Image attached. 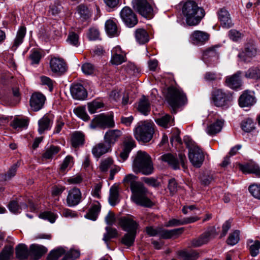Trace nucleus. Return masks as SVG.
Returning <instances> with one entry per match:
<instances>
[{"label":"nucleus","mask_w":260,"mask_h":260,"mask_svg":"<svg viewBox=\"0 0 260 260\" xmlns=\"http://www.w3.org/2000/svg\"><path fill=\"white\" fill-rule=\"evenodd\" d=\"M137 177L135 175L129 174L126 175L123 180V182L125 185L130 184V188L133 193L131 197L132 201L139 206L151 207L153 204L147 197V188L142 183L137 181Z\"/></svg>","instance_id":"1"},{"label":"nucleus","mask_w":260,"mask_h":260,"mask_svg":"<svg viewBox=\"0 0 260 260\" xmlns=\"http://www.w3.org/2000/svg\"><path fill=\"white\" fill-rule=\"evenodd\" d=\"M182 13L186 23L189 26L198 25L205 15L204 9L192 1H188L183 4Z\"/></svg>","instance_id":"2"},{"label":"nucleus","mask_w":260,"mask_h":260,"mask_svg":"<svg viewBox=\"0 0 260 260\" xmlns=\"http://www.w3.org/2000/svg\"><path fill=\"white\" fill-rule=\"evenodd\" d=\"M133 167L135 173H141L145 175L151 174L154 170L150 156L142 151L137 152L133 161Z\"/></svg>","instance_id":"3"},{"label":"nucleus","mask_w":260,"mask_h":260,"mask_svg":"<svg viewBox=\"0 0 260 260\" xmlns=\"http://www.w3.org/2000/svg\"><path fill=\"white\" fill-rule=\"evenodd\" d=\"M233 99V93L223 89L215 87L211 93L210 100L213 105L223 109L230 107Z\"/></svg>","instance_id":"4"},{"label":"nucleus","mask_w":260,"mask_h":260,"mask_svg":"<svg viewBox=\"0 0 260 260\" xmlns=\"http://www.w3.org/2000/svg\"><path fill=\"white\" fill-rule=\"evenodd\" d=\"M154 133V125L146 122L139 123L134 130L136 140L143 143L149 142L153 138Z\"/></svg>","instance_id":"5"},{"label":"nucleus","mask_w":260,"mask_h":260,"mask_svg":"<svg viewBox=\"0 0 260 260\" xmlns=\"http://www.w3.org/2000/svg\"><path fill=\"white\" fill-rule=\"evenodd\" d=\"M166 99L169 104L174 109L184 105L187 101L184 92L173 86H170L167 88Z\"/></svg>","instance_id":"6"},{"label":"nucleus","mask_w":260,"mask_h":260,"mask_svg":"<svg viewBox=\"0 0 260 260\" xmlns=\"http://www.w3.org/2000/svg\"><path fill=\"white\" fill-rule=\"evenodd\" d=\"M133 9L142 17L150 19L153 17L154 4L151 0H133Z\"/></svg>","instance_id":"7"},{"label":"nucleus","mask_w":260,"mask_h":260,"mask_svg":"<svg viewBox=\"0 0 260 260\" xmlns=\"http://www.w3.org/2000/svg\"><path fill=\"white\" fill-rule=\"evenodd\" d=\"M159 159L166 163L173 170L179 169L180 165L184 169L186 168L185 163L187 162V159L185 155L183 153H179L178 156L171 153H165L160 156Z\"/></svg>","instance_id":"8"},{"label":"nucleus","mask_w":260,"mask_h":260,"mask_svg":"<svg viewBox=\"0 0 260 260\" xmlns=\"http://www.w3.org/2000/svg\"><path fill=\"white\" fill-rule=\"evenodd\" d=\"M188 149V158L192 165L200 168L203 163L205 156L202 150L195 143L191 142H186Z\"/></svg>","instance_id":"9"},{"label":"nucleus","mask_w":260,"mask_h":260,"mask_svg":"<svg viewBox=\"0 0 260 260\" xmlns=\"http://www.w3.org/2000/svg\"><path fill=\"white\" fill-rule=\"evenodd\" d=\"M120 16L122 22L128 27H133L138 22L136 14L128 7L125 6L122 8L120 12Z\"/></svg>","instance_id":"10"},{"label":"nucleus","mask_w":260,"mask_h":260,"mask_svg":"<svg viewBox=\"0 0 260 260\" xmlns=\"http://www.w3.org/2000/svg\"><path fill=\"white\" fill-rule=\"evenodd\" d=\"M119 224L122 229L127 233H136L139 223L134 220L132 216L121 217L119 219Z\"/></svg>","instance_id":"11"},{"label":"nucleus","mask_w":260,"mask_h":260,"mask_svg":"<svg viewBox=\"0 0 260 260\" xmlns=\"http://www.w3.org/2000/svg\"><path fill=\"white\" fill-rule=\"evenodd\" d=\"M219 45L212 46L203 51L202 59L205 63H212L218 60L219 55Z\"/></svg>","instance_id":"12"},{"label":"nucleus","mask_w":260,"mask_h":260,"mask_svg":"<svg viewBox=\"0 0 260 260\" xmlns=\"http://www.w3.org/2000/svg\"><path fill=\"white\" fill-rule=\"evenodd\" d=\"M115 125L113 117L105 116L103 114L97 115L92 120L91 126L95 128L98 126L101 128H111Z\"/></svg>","instance_id":"13"},{"label":"nucleus","mask_w":260,"mask_h":260,"mask_svg":"<svg viewBox=\"0 0 260 260\" xmlns=\"http://www.w3.org/2000/svg\"><path fill=\"white\" fill-rule=\"evenodd\" d=\"M127 62L126 53L119 46L114 47L111 50L110 62L112 65H120Z\"/></svg>","instance_id":"14"},{"label":"nucleus","mask_w":260,"mask_h":260,"mask_svg":"<svg viewBox=\"0 0 260 260\" xmlns=\"http://www.w3.org/2000/svg\"><path fill=\"white\" fill-rule=\"evenodd\" d=\"M46 101L45 96L40 92H35L32 94L29 100V105L34 111H38L41 110Z\"/></svg>","instance_id":"15"},{"label":"nucleus","mask_w":260,"mask_h":260,"mask_svg":"<svg viewBox=\"0 0 260 260\" xmlns=\"http://www.w3.org/2000/svg\"><path fill=\"white\" fill-rule=\"evenodd\" d=\"M82 199V193L80 190L74 187L68 191L66 199L67 205L69 207H74L78 205Z\"/></svg>","instance_id":"16"},{"label":"nucleus","mask_w":260,"mask_h":260,"mask_svg":"<svg viewBox=\"0 0 260 260\" xmlns=\"http://www.w3.org/2000/svg\"><path fill=\"white\" fill-rule=\"evenodd\" d=\"M238 102L241 107H249L253 105L256 103L254 92L249 90H244L239 96Z\"/></svg>","instance_id":"17"},{"label":"nucleus","mask_w":260,"mask_h":260,"mask_svg":"<svg viewBox=\"0 0 260 260\" xmlns=\"http://www.w3.org/2000/svg\"><path fill=\"white\" fill-rule=\"evenodd\" d=\"M218 20L221 26L225 28H229L234 25L229 12L224 8L220 9L217 13Z\"/></svg>","instance_id":"18"},{"label":"nucleus","mask_w":260,"mask_h":260,"mask_svg":"<svg viewBox=\"0 0 260 260\" xmlns=\"http://www.w3.org/2000/svg\"><path fill=\"white\" fill-rule=\"evenodd\" d=\"M210 35L201 30H194L190 35V40L196 45L201 46L205 44L209 39Z\"/></svg>","instance_id":"19"},{"label":"nucleus","mask_w":260,"mask_h":260,"mask_svg":"<svg viewBox=\"0 0 260 260\" xmlns=\"http://www.w3.org/2000/svg\"><path fill=\"white\" fill-rule=\"evenodd\" d=\"M136 146V142L131 136H126L125 138L123 149L119 154V157L122 161H124L127 158L130 152Z\"/></svg>","instance_id":"20"},{"label":"nucleus","mask_w":260,"mask_h":260,"mask_svg":"<svg viewBox=\"0 0 260 260\" xmlns=\"http://www.w3.org/2000/svg\"><path fill=\"white\" fill-rule=\"evenodd\" d=\"M72 96L77 100H84L87 97V92L84 86L79 83L73 84L70 87Z\"/></svg>","instance_id":"21"},{"label":"nucleus","mask_w":260,"mask_h":260,"mask_svg":"<svg viewBox=\"0 0 260 260\" xmlns=\"http://www.w3.org/2000/svg\"><path fill=\"white\" fill-rule=\"evenodd\" d=\"M122 136V132L118 129H110L106 132L104 140L111 148L120 139Z\"/></svg>","instance_id":"22"},{"label":"nucleus","mask_w":260,"mask_h":260,"mask_svg":"<svg viewBox=\"0 0 260 260\" xmlns=\"http://www.w3.org/2000/svg\"><path fill=\"white\" fill-rule=\"evenodd\" d=\"M214 237V232L213 231H208L204 232L200 236L196 239H193L191 241V245L197 247L207 243L210 239Z\"/></svg>","instance_id":"23"},{"label":"nucleus","mask_w":260,"mask_h":260,"mask_svg":"<svg viewBox=\"0 0 260 260\" xmlns=\"http://www.w3.org/2000/svg\"><path fill=\"white\" fill-rule=\"evenodd\" d=\"M184 230V228L172 230H166L160 228L159 236L164 239L176 238L183 232Z\"/></svg>","instance_id":"24"},{"label":"nucleus","mask_w":260,"mask_h":260,"mask_svg":"<svg viewBox=\"0 0 260 260\" xmlns=\"http://www.w3.org/2000/svg\"><path fill=\"white\" fill-rule=\"evenodd\" d=\"M53 123V119L48 115L45 114L38 121V132L41 135L45 131L50 129Z\"/></svg>","instance_id":"25"},{"label":"nucleus","mask_w":260,"mask_h":260,"mask_svg":"<svg viewBox=\"0 0 260 260\" xmlns=\"http://www.w3.org/2000/svg\"><path fill=\"white\" fill-rule=\"evenodd\" d=\"M111 151V148L105 142H100L96 144L92 149L93 155L100 158L103 155Z\"/></svg>","instance_id":"26"},{"label":"nucleus","mask_w":260,"mask_h":260,"mask_svg":"<svg viewBox=\"0 0 260 260\" xmlns=\"http://www.w3.org/2000/svg\"><path fill=\"white\" fill-rule=\"evenodd\" d=\"M47 251V249L42 245L32 244L30 246V254L34 260H38Z\"/></svg>","instance_id":"27"},{"label":"nucleus","mask_w":260,"mask_h":260,"mask_svg":"<svg viewBox=\"0 0 260 260\" xmlns=\"http://www.w3.org/2000/svg\"><path fill=\"white\" fill-rule=\"evenodd\" d=\"M101 206L98 201H94L89 208L88 212L85 215V217L95 221L101 211Z\"/></svg>","instance_id":"28"},{"label":"nucleus","mask_w":260,"mask_h":260,"mask_svg":"<svg viewBox=\"0 0 260 260\" xmlns=\"http://www.w3.org/2000/svg\"><path fill=\"white\" fill-rule=\"evenodd\" d=\"M241 74V72L238 71L233 75L227 77L226 78L227 85L233 89H237L240 87L242 85L241 80L240 78Z\"/></svg>","instance_id":"29"},{"label":"nucleus","mask_w":260,"mask_h":260,"mask_svg":"<svg viewBox=\"0 0 260 260\" xmlns=\"http://www.w3.org/2000/svg\"><path fill=\"white\" fill-rule=\"evenodd\" d=\"M136 41L140 44H145L149 41L148 32L144 28H138L135 31Z\"/></svg>","instance_id":"30"},{"label":"nucleus","mask_w":260,"mask_h":260,"mask_svg":"<svg viewBox=\"0 0 260 260\" xmlns=\"http://www.w3.org/2000/svg\"><path fill=\"white\" fill-rule=\"evenodd\" d=\"M224 120L217 119L213 123L208 126L206 129L207 133L210 135H214L220 132L223 127Z\"/></svg>","instance_id":"31"},{"label":"nucleus","mask_w":260,"mask_h":260,"mask_svg":"<svg viewBox=\"0 0 260 260\" xmlns=\"http://www.w3.org/2000/svg\"><path fill=\"white\" fill-rule=\"evenodd\" d=\"M105 29L107 34L112 37H117L120 33L116 23L111 19L106 21Z\"/></svg>","instance_id":"32"},{"label":"nucleus","mask_w":260,"mask_h":260,"mask_svg":"<svg viewBox=\"0 0 260 260\" xmlns=\"http://www.w3.org/2000/svg\"><path fill=\"white\" fill-rule=\"evenodd\" d=\"M155 121L158 125L165 128L174 125V118L169 114L157 118L155 119Z\"/></svg>","instance_id":"33"},{"label":"nucleus","mask_w":260,"mask_h":260,"mask_svg":"<svg viewBox=\"0 0 260 260\" xmlns=\"http://www.w3.org/2000/svg\"><path fill=\"white\" fill-rule=\"evenodd\" d=\"M77 13L79 16V18L82 21L89 19L92 15L91 11L83 4L77 7Z\"/></svg>","instance_id":"34"},{"label":"nucleus","mask_w":260,"mask_h":260,"mask_svg":"<svg viewBox=\"0 0 260 260\" xmlns=\"http://www.w3.org/2000/svg\"><path fill=\"white\" fill-rule=\"evenodd\" d=\"M26 27L24 26H22L19 28L17 32L16 37L14 40V43L12 46V50H15L22 43L23 39L26 34Z\"/></svg>","instance_id":"35"},{"label":"nucleus","mask_w":260,"mask_h":260,"mask_svg":"<svg viewBox=\"0 0 260 260\" xmlns=\"http://www.w3.org/2000/svg\"><path fill=\"white\" fill-rule=\"evenodd\" d=\"M138 111L145 115H147L150 111V104L148 99L143 95L139 102Z\"/></svg>","instance_id":"36"},{"label":"nucleus","mask_w":260,"mask_h":260,"mask_svg":"<svg viewBox=\"0 0 260 260\" xmlns=\"http://www.w3.org/2000/svg\"><path fill=\"white\" fill-rule=\"evenodd\" d=\"M84 135L80 132H76L72 134L71 138L72 145L74 148L82 146L85 141Z\"/></svg>","instance_id":"37"},{"label":"nucleus","mask_w":260,"mask_h":260,"mask_svg":"<svg viewBox=\"0 0 260 260\" xmlns=\"http://www.w3.org/2000/svg\"><path fill=\"white\" fill-rule=\"evenodd\" d=\"M15 253L16 257L20 260L27 259L29 255L28 248L24 244H18L15 248Z\"/></svg>","instance_id":"38"},{"label":"nucleus","mask_w":260,"mask_h":260,"mask_svg":"<svg viewBox=\"0 0 260 260\" xmlns=\"http://www.w3.org/2000/svg\"><path fill=\"white\" fill-rule=\"evenodd\" d=\"M20 163L17 162L13 164L9 169L6 173L1 174L0 175V180L1 181H7L10 180L12 177L15 176L17 168L19 167Z\"/></svg>","instance_id":"39"},{"label":"nucleus","mask_w":260,"mask_h":260,"mask_svg":"<svg viewBox=\"0 0 260 260\" xmlns=\"http://www.w3.org/2000/svg\"><path fill=\"white\" fill-rule=\"evenodd\" d=\"M109 202L111 206H115L119 202V187L117 185L112 186L110 189Z\"/></svg>","instance_id":"40"},{"label":"nucleus","mask_w":260,"mask_h":260,"mask_svg":"<svg viewBox=\"0 0 260 260\" xmlns=\"http://www.w3.org/2000/svg\"><path fill=\"white\" fill-rule=\"evenodd\" d=\"M177 254L183 260H196L199 256L196 251H187L185 250L177 251Z\"/></svg>","instance_id":"41"},{"label":"nucleus","mask_w":260,"mask_h":260,"mask_svg":"<svg viewBox=\"0 0 260 260\" xmlns=\"http://www.w3.org/2000/svg\"><path fill=\"white\" fill-rule=\"evenodd\" d=\"M239 167L240 170L244 173H252L255 174L256 177H260V169L257 166L240 165Z\"/></svg>","instance_id":"42"},{"label":"nucleus","mask_w":260,"mask_h":260,"mask_svg":"<svg viewBox=\"0 0 260 260\" xmlns=\"http://www.w3.org/2000/svg\"><path fill=\"white\" fill-rule=\"evenodd\" d=\"M136 235V233H132L125 234L121 239V243L127 247L132 246L134 243Z\"/></svg>","instance_id":"43"},{"label":"nucleus","mask_w":260,"mask_h":260,"mask_svg":"<svg viewBox=\"0 0 260 260\" xmlns=\"http://www.w3.org/2000/svg\"><path fill=\"white\" fill-rule=\"evenodd\" d=\"M66 253V250L61 247H58L51 250L47 256L48 260H57L59 257Z\"/></svg>","instance_id":"44"},{"label":"nucleus","mask_w":260,"mask_h":260,"mask_svg":"<svg viewBox=\"0 0 260 260\" xmlns=\"http://www.w3.org/2000/svg\"><path fill=\"white\" fill-rule=\"evenodd\" d=\"M13 247L12 246H5L0 253V260H10L13 256Z\"/></svg>","instance_id":"45"},{"label":"nucleus","mask_w":260,"mask_h":260,"mask_svg":"<svg viewBox=\"0 0 260 260\" xmlns=\"http://www.w3.org/2000/svg\"><path fill=\"white\" fill-rule=\"evenodd\" d=\"M245 76L247 78L259 80L260 79V70L257 67H252L245 73Z\"/></svg>","instance_id":"46"},{"label":"nucleus","mask_w":260,"mask_h":260,"mask_svg":"<svg viewBox=\"0 0 260 260\" xmlns=\"http://www.w3.org/2000/svg\"><path fill=\"white\" fill-rule=\"evenodd\" d=\"M241 127L245 132L249 133L255 128V123L251 119L248 118L241 122Z\"/></svg>","instance_id":"47"},{"label":"nucleus","mask_w":260,"mask_h":260,"mask_svg":"<svg viewBox=\"0 0 260 260\" xmlns=\"http://www.w3.org/2000/svg\"><path fill=\"white\" fill-rule=\"evenodd\" d=\"M106 233L104 234L103 240L106 242H108L112 238H115L117 236V231L115 228L110 226H107L105 228Z\"/></svg>","instance_id":"48"},{"label":"nucleus","mask_w":260,"mask_h":260,"mask_svg":"<svg viewBox=\"0 0 260 260\" xmlns=\"http://www.w3.org/2000/svg\"><path fill=\"white\" fill-rule=\"evenodd\" d=\"M87 36L90 41L101 40L100 32L99 28L93 26L90 27L87 33Z\"/></svg>","instance_id":"49"},{"label":"nucleus","mask_w":260,"mask_h":260,"mask_svg":"<svg viewBox=\"0 0 260 260\" xmlns=\"http://www.w3.org/2000/svg\"><path fill=\"white\" fill-rule=\"evenodd\" d=\"M59 150L60 148L58 146L52 145L46 149L43 154V157L45 159H51Z\"/></svg>","instance_id":"50"},{"label":"nucleus","mask_w":260,"mask_h":260,"mask_svg":"<svg viewBox=\"0 0 260 260\" xmlns=\"http://www.w3.org/2000/svg\"><path fill=\"white\" fill-rule=\"evenodd\" d=\"M67 42L70 45L77 47L80 45L79 37L75 32H70L67 39Z\"/></svg>","instance_id":"51"},{"label":"nucleus","mask_w":260,"mask_h":260,"mask_svg":"<svg viewBox=\"0 0 260 260\" xmlns=\"http://www.w3.org/2000/svg\"><path fill=\"white\" fill-rule=\"evenodd\" d=\"M74 112L78 117L84 121H88L89 119V116L87 114L84 107L79 106L75 108Z\"/></svg>","instance_id":"52"},{"label":"nucleus","mask_w":260,"mask_h":260,"mask_svg":"<svg viewBox=\"0 0 260 260\" xmlns=\"http://www.w3.org/2000/svg\"><path fill=\"white\" fill-rule=\"evenodd\" d=\"M249 243H252L249 246V250L250 254L252 256H256L259 253V249L260 248V241L255 240H249Z\"/></svg>","instance_id":"53"},{"label":"nucleus","mask_w":260,"mask_h":260,"mask_svg":"<svg viewBox=\"0 0 260 260\" xmlns=\"http://www.w3.org/2000/svg\"><path fill=\"white\" fill-rule=\"evenodd\" d=\"M180 186L175 178H171L168 181V188L171 196L174 195L178 191Z\"/></svg>","instance_id":"54"},{"label":"nucleus","mask_w":260,"mask_h":260,"mask_svg":"<svg viewBox=\"0 0 260 260\" xmlns=\"http://www.w3.org/2000/svg\"><path fill=\"white\" fill-rule=\"evenodd\" d=\"M239 240V231L236 230L229 235L226 240V243L228 245L233 246L236 244Z\"/></svg>","instance_id":"55"},{"label":"nucleus","mask_w":260,"mask_h":260,"mask_svg":"<svg viewBox=\"0 0 260 260\" xmlns=\"http://www.w3.org/2000/svg\"><path fill=\"white\" fill-rule=\"evenodd\" d=\"M50 69L56 76H60L63 75L68 70L67 66H50Z\"/></svg>","instance_id":"56"},{"label":"nucleus","mask_w":260,"mask_h":260,"mask_svg":"<svg viewBox=\"0 0 260 260\" xmlns=\"http://www.w3.org/2000/svg\"><path fill=\"white\" fill-rule=\"evenodd\" d=\"M27 125L28 121L27 120L18 118L14 119L11 124L12 126L15 129L25 127Z\"/></svg>","instance_id":"57"},{"label":"nucleus","mask_w":260,"mask_h":260,"mask_svg":"<svg viewBox=\"0 0 260 260\" xmlns=\"http://www.w3.org/2000/svg\"><path fill=\"white\" fill-rule=\"evenodd\" d=\"M142 180L144 182L148 185L153 187H158L160 186V182L156 178L153 177H142Z\"/></svg>","instance_id":"58"},{"label":"nucleus","mask_w":260,"mask_h":260,"mask_svg":"<svg viewBox=\"0 0 260 260\" xmlns=\"http://www.w3.org/2000/svg\"><path fill=\"white\" fill-rule=\"evenodd\" d=\"M103 103L98 101H94L88 104V111L91 114L94 113L98 109L103 107Z\"/></svg>","instance_id":"59"},{"label":"nucleus","mask_w":260,"mask_h":260,"mask_svg":"<svg viewBox=\"0 0 260 260\" xmlns=\"http://www.w3.org/2000/svg\"><path fill=\"white\" fill-rule=\"evenodd\" d=\"M248 189L250 193L253 197L260 200V185L252 184L249 186Z\"/></svg>","instance_id":"60"},{"label":"nucleus","mask_w":260,"mask_h":260,"mask_svg":"<svg viewBox=\"0 0 260 260\" xmlns=\"http://www.w3.org/2000/svg\"><path fill=\"white\" fill-rule=\"evenodd\" d=\"M42 57L41 52L38 50H34L30 52L29 58L31 60V63L38 64Z\"/></svg>","instance_id":"61"},{"label":"nucleus","mask_w":260,"mask_h":260,"mask_svg":"<svg viewBox=\"0 0 260 260\" xmlns=\"http://www.w3.org/2000/svg\"><path fill=\"white\" fill-rule=\"evenodd\" d=\"M113 160L111 158H107L102 160L100 167L102 172H107L109 168L112 165Z\"/></svg>","instance_id":"62"},{"label":"nucleus","mask_w":260,"mask_h":260,"mask_svg":"<svg viewBox=\"0 0 260 260\" xmlns=\"http://www.w3.org/2000/svg\"><path fill=\"white\" fill-rule=\"evenodd\" d=\"M39 217L42 219L48 220L51 223L55 222L56 219L55 215L51 212L47 211L41 213Z\"/></svg>","instance_id":"63"},{"label":"nucleus","mask_w":260,"mask_h":260,"mask_svg":"<svg viewBox=\"0 0 260 260\" xmlns=\"http://www.w3.org/2000/svg\"><path fill=\"white\" fill-rule=\"evenodd\" d=\"M73 164V157L70 155H68L63 160L60 169L61 171H64L69 166L72 165Z\"/></svg>","instance_id":"64"}]
</instances>
